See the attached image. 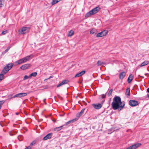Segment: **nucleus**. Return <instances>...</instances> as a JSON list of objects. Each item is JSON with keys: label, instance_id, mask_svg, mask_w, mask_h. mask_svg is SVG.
<instances>
[{"label": "nucleus", "instance_id": "nucleus-13", "mask_svg": "<svg viewBox=\"0 0 149 149\" xmlns=\"http://www.w3.org/2000/svg\"><path fill=\"white\" fill-rule=\"evenodd\" d=\"M52 133H49L45 136L43 139L44 140H46L48 139H51L52 136Z\"/></svg>", "mask_w": 149, "mask_h": 149}, {"label": "nucleus", "instance_id": "nucleus-27", "mask_svg": "<svg viewBox=\"0 0 149 149\" xmlns=\"http://www.w3.org/2000/svg\"><path fill=\"white\" fill-rule=\"evenodd\" d=\"M4 3V0H0V7H2L3 6Z\"/></svg>", "mask_w": 149, "mask_h": 149}, {"label": "nucleus", "instance_id": "nucleus-39", "mask_svg": "<svg viewBox=\"0 0 149 149\" xmlns=\"http://www.w3.org/2000/svg\"><path fill=\"white\" fill-rule=\"evenodd\" d=\"M53 121L54 122H56V120H53Z\"/></svg>", "mask_w": 149, "mask_h": 149}, {"label": "nucleus", "instance_id": "nucleus-7", "mask_svg": "<svg viewBox=\"0 0 149 149\" xmlns=\"http://www.w3.org/2000/svg\"><path fill=\"white\" fill-rule=\"evenodd\" d=\"M100 9V8L99 6H97L91 10L92 13L91 14H92L93 15L96 14L98 12Z\"/></svg>", "mask_w": 149, "mask_h": 149}, {"label": "nucleus", "instance_id": "nucleus-36", "mask_svg": "<svg viewBox=\"0 0 149 149\" xmlns=\"http://www.w3.org/2000/svg\"><path fill=\"white\" fill-rule=\"evenodd\" d=\"M25 149H31V148L30 146H28L26 147Z\"/></svg>", "mask_w": 149, "mask_h": 149}, {"label": "nucleus", "instance_id": "nucleus-11", "mask_svg": "<svg viewBox=\"0 0 149 149\" xmlns=\"http://www.w3.org/2000/svg\"><path fill=\"white\" fill-rule=\"evenodd\" d=\"M85 109H82V110L79 113H77L76 114L77 118H77V120L79 119V117L82 115L84 113V111H85Z\"/></svg>", "mask_w": 149, "mask_h": 149}, {"label": "nucleus", "instance_id": "nucleus-41", "mask_svg": "<svg viewBox=\"0 0 149 149\" xmlns=\"http://www.w3.org/2000/svg\"><path fill=\"white\" fill-rule=\"evenodd\" d=\"M10 135H11V136H12V135H13V134H12L10 133Z\"/></svg>", "mask_w": 149, "mask_h": 149}, {"label": "nucleus", "instance_id": "nucleus-16", "mask_svg": "<svg viewBox=\"0 0 149 149\" xmlns=\"http://www.w3.org/2000/svg\"><path fill=\"white\" fill-rule=\"evenodd\" d=\"M24 63L23 58L15 62L16 65H18Z\"/></svg>", "mask_w": 149, "mask_h": 149}, {"label": "nucleus", "instance_id": "nucleus-38", "mask_svg": "<svg viewBox=\"0 0 149 149\" xmlns=\"http://www.w3.org/2000/svg\"><path fill=\"white\" fill-rule=\"evenodd\" d=\"M147 92L149 93V88H148L147 89Z\"/></svg>", "mask_w": 149, "mask_h": 149}, {"label": "nucleus", "instance_id": "nucleus-40", "mask_svg": "<svg viewBox=\"0 0 149 149\" xmlns=\"http://www.w3.org/2000/svg\"><path fill=\"white\" fill-rule=\"evenodd\" d=\"M19 114V113H16V115H18V114Z\"/></svg>", "mask_w": 149, "mask_h": 149}, {"label": "nucleus", "instance_id": "nucleus-14", "mask_svg": "<svg viewBox=\"0 0 149 149\" xmlns=\"http://www.w3.org/2000/svg\"><path fill=\"white\" fill-rule=\"evenodd\" d=\"M126 73L125 72H121L119 74V78L122 80L123 79L126 75Z\"/></svg>", "mask_w": 149, "mask_h": 149}, {"label": "nucleus", "instance_id": "nucleus-22", "mask_svg": "<svg viewBox=\"0 0 149 149\" xmlns=\"http://www.w3.org/2000/svg\"><path fill=\"white\" fill-rule=\"evenodd\" d=\"M37 74V72H33L29 75V77L30 78H31L32 77H35L36 76Z\"/></svg>", "mask_w": 149, "mask_h": 149}, {"label": "nucleus", "instance_id": "nucleus-33", "mask_svg": "<svg viewBox=\"0 0 149 149\" xmlns=\"http://www.w3.org/2000/svg\"><path fill=\"white\" fill-rule=\"evenodd\" d=\"M10 48V47H8L7 48L5 51L3 53V54H5L9 50Z\"/></svg>", "mask_w": 149, "mask_h": 149}, {"label": "nucleus", "instance_id": "nucleus-42", "mask_svg": "<svg viewBox=\"0 0 149 149\" xmlns=\"http://www.w3.org/2000/svg\"><path fill=\"white\" fill-rule=\"evenodd\" d=\"M48 79H48H46L45 80V81L46 80H47Z\"/></svg>", "mask_w": 149, "mask_h": 149}, {"label": "nucleus", "instance_id": "nucleus-15", "mask_svg": "<svg viewBox=\"0 0 149 149\" xmlns=\"http://www.w3.org/2000/svg\"><path fill=\"white\" fill-rule=\"evenodd\" d=\"M85 72L86 71L85 70H83L81 72L77 74L76 75H75V77H77L81 76L83 74H84L85 73Z\"/></svg>", "mask_w": 149, "mask_h": 149}, {"label": "nucleus", "instance_id": "nucleus-10", "mask_svg": "<svg viewBox=\"0 0 149 149\" xmlns=\"http://www.w3.org/2000/svg\"><path fill=\"white\" fill-rule=\"evenodd\" d=\"M30 66V64H26L22 65L21 67L20 68L22 70H24L27 69Z\"/></svg>", "mask_w": 149, "mask_h": 149}, {"label": "nucleus", "instance_id": "nucleus-30", "mask_svg": "<svg viewBox=\"0 0 149 149\" xmlns=\"http://www.w3.org/2000/svg\"><path fill=\"white\" fill-rule=\"evenodd\" d=\"M4 102L5 101L4 100L0 101V109L1 108L2 105Z\"/></svg>", "mask_w": 149, "mask_h": 149}, {"label": "nucleus", "instance_id": "nucleus-9", "mask_svg": "<svg viewBox=\"0 0 149 149\" xmlns=\"http://www.w3.org/2000/svg\"><path fill=\"white\" fill-rule=\"evenodd\" d=\"M33 56L32 55H31L30 56H26L23 58V59L24 61V63L26 62L27 61H29L31 59Z\"/></svg>", "mask_w": 149, "mask_h": 149}, {"label": "nucleus", "instance_id": "nucleus-32", "mask_svg": "<svg viewBox=\"0 0 149 149\" xmlns=\"http://www.w3.org/2000/svg\"><path fill=\"white\" fill-rule=\"evenodd\" d=\"M29 78H30L29 76H28L26 75H25L23 78L24 80H25L26 79Z\"/></svg>", "mask_w": 149, "mask_h": 149}, {"label": "nucleus", "instance_id": "nucleus-3", "mask_svg": "<svg viewBox=\"0 0 149 149\" xmlns=\"http://www.w3.org/2000/svg\"><path fill=\"white\" fill-rule=\"evenodd\" d=\"M30 29L29 27H24L22 28L19 31V34H24L28 33Z\"/></svg>", "mask_w": 149, "mask_h": 149}, {"label": "nucleus", "instance_id": "nucleus-5", "mask_svg": "<svg viewBox=\"0 0 149 149\" xmlns=\"http://www.w3.org/2000/svg\"><path fill=\"white\" fill-rule=\"evenodd\" d=\"M129 104L131 107H133L139 104L138 102L135 100H130L129 102Z\"/></svg>", "mask_w": 149, "mask_h": 149}, {"label": "nucleus", "instance_id": "nucleus-19", "mask_svg": "<svg viewBox=\"0 0 149 149\" xmlns=\"http://www.w3.org/2000/svg\"><path fill=\"white\" fill-rule=\"evenodd\" d=\"M77 120V118H74L71 120H69V121L67 122L66 123L65 125H67L68 124H69L70 123H73L75 121H76Z\"/></svg>", "mask_w": 149, "mask_h": 149}, {"label": "nucleus", "instance_id": "nucleus-8", "mask_svg": "<svg viewBox=\"0 0 149 149\" xmlns=\"http://www.w3.org/2000/svg\"><path fill=\"white\" fill-rule=\"evenodd\" d=\"M93 107L96 109H100L102 107V105L101 104H92Z\"/></svg>", "mask_w": 149, "mask_h": 149}, {"label": "nucleus", "instance_id": "nucleus-35", "mask_svg": "<svg viewBox=\"0 0 149 149\" xmlns=\"http://www.w3.org/2000/svg\"><path fill=\"white\" fill-rule=\"evenodd\" d=\"M8 32V31H3L2 32V35H5L6 34V33H7Z\"/></svg>", "mask_w": 149, "mask_h": 149}, {"label": "nucleus", "instance_id": "nucleus-28", "mask_svg": "<svg viewBox=\"0 0 149 149\" xmlns=\"http://www.w3.org/2000/svg\"><path fill=\"white\" fill-rule=\"evenodd\" d=\"M36 140H34L30 144V146H32L33 145H34L35 144H36Z\"/></svg>", "mask_w": 149, "mask_h": 149}, {"label": "nucleus", "instance_id": "nucleus-34", "mask_svg": "<svg viewBox=\"0 0 149 149\" xmlns=\"http://www.w3.org/2000/svg\"><path fill=\"white\" fill-rule=\"evenodd\" d=\"M107 93L105 94H103L101 95V97L102 98H104L105 97Z\"/></svg>", "mask_w": 149, "mask_h": 149}, {"label": "nucleus", "instance_id": "nucleus-26", "mask_svg": "<svg viewBox=\"0 0 149 149\" xmlns=\"http://www.w3.org/2000/svg\"><path fill=\"white\" fill-rule=\"evenodd\" d=\"M74 33V31L72 30H70L68 34V36H72V35Z\"/></svg>", "mask_w": 149, "mask_h": 149}, {"label": "nucleus", "instance_id": "nucleus-25", "mask_svg": "<svg viewBox=\"0 0 149 149\" xmlns=\"http://www.w3.org/2000/svg\"><path fill=\"white\" fill-rule=\"evenodd\" d=\"M91 11H90L89 12H88L85 15V17L86 18L92 15H93L92 14H91Z\"/></svg>", "mask_w": 149, "mask_h": 149}, {"label": "nucleus", "instance_id": "nucleus-4", "mask_svg": "<svg viewBox=\"0 0 149 149\" xmlns=\"http://www.w3.org/2000/svg\"><path fill=\"white\" fill-rule=\"evenodd\" d=\"M108 31L107 30H104L100 33H97L96 35L97 38L101 37L106 36L108 33Z\"/></svg>", "mask_w": 149, "mask_h": 149}, {"label": "nucleus", "instance_id": "nucleus-18", "mask_svg": "<svg viewBox=\"0 0 149 149\" xmlns=\"http://www.w3.org/2000/svg\"><path fill=\"white\" fill-rule=\"evenodd\" d=\"M97 33V30L95 29H93L90 31V33L91 34L95 35Z\"/></svg>", "mask_w": 149, "mask_h": 149}, {"label": "nucleus", "instance_id": "nucleus-12", "mask_svg": "<svg viewBox=\"0 0 149 149\" xmlns=\"http://www.w3.org/2000/svg\"><path fill=\"white\" fill-rule=\"evenodd\" d=\"M69 81L67 80H64L63 81L61 82L60 84H58L57 86V87H59L62 86L63 85L67 84L68 82Z\"/></svg>", "mask_w": 149, "mask_h": 149}, {"label": "nucleus", "instance_id": "nucleus-23", "mask_svg": "<svg viewBox=\"0 0 149 149\" xmlns=\"http://www.w3.org/2000/svg\"><path fill=\"white\" fill-rule=\"evenodd\" d=\"M125 94L130 96V89L129 88L127 89L126 91L125 92Z\"/></svg>", "mask_w": 149, "mask_h": 149}, {"label": "nucleus", "instance_id": "nucleus-37", "mask_svg": "<svg viewBox=\"0 0 149 149\" xmlns=\"http://www.w3.org/2000/svg\"><path fill=\"white\" fill-rule=\"evenodd\" d=\"M52 77H53V76H50L48 78V79H50L51 78H52Z\"/></svg>", "mask_w": 149, "mask_h": 149}, {"label": "nucleus", "instance_id": "nucleus-17", "mask_svg": "<svg viewBox=\"0 0 149 149\" xmlns=\"http://www.w3.org/2000/svg\"><path fill=\"white\" fill-rule=\"evenodd\" d=\"M134 76L132 74H130L127 79V81L129 83L131 82L133 79Z\"/></svg>", "mask_w": 149, "mask_h": 149}, {"label": "nucleus", "instance_id": "nucleus-6", "mask_svg": "<svg viewBox=\"0 0 149 149\" xmlns=\"http://www.w3.org/2000/svg\"><path fill=\"white\" fill-rule=\"evenodd\" d=\"M27 94L25 93H19L17 94H16L13 96L12 97V98H15V97H19L21 98L24 96H25L27 95Z\"/></svg>", "mask_w": 149, "mask_h": 149}, {"label": "nucleus", "instance_id": "nucleus-20", "mask_svg": "<svg viewBox=\"0 0 149 149\" xmlns=\"http://www.w3.org/2000/svg\"><path fill=\"white\" fill-rule=\"evenodd\" d=\"M97 64L98 66H103L104 65H106V63L102 62L101 60H99L97 62Z\"/></svg>", "mask_w": 149, "mask_h": 149}, {"label": "nucleus", "instance_id": "nucleus-31", "mask_svg": "<svg viewBox=\"0 0 149 149\" xmlns=\"http://www.w3.org/2000/svg\"><path fill=\"white\" fill-rule=\"evenodd\" d=\"M113 89H111L109 91V93H108V96L109 97L110 96L111 94L112 93V91H113Z\"/></svg>", "mask_w": 149, "mask_h": 149}, {"label": "nucleus", "instance_id": "nucleus-2", "mask_svg": "<svg viewBox=\"0 0 149 149\" xmlns=\"http://www.w3.org/2000/svg\"><path fill=\"white\" fill-rule=\"evenodd\" d=\"M13 66V64L12 63H9L4 68L2 71L1 74H2L3 75L7 73L9 70H10Z\"/></svg>", "mask_w": 149, "mask_h": 149}, {"label": "nucleus", "instance_id": "nucleus-44", "mask_svg": "<svg viewBox=\"0 0 149 149\" xmlns=\"http://www.w3.org/2000/svg\"><path fill=\"white\" fill-rule=\"evenodd\" d=\"M148 97H149V95H148Z\"/></svg>", "mask_w": 149, "mask_h": 149}, {"label": "nucleus", "instance_id": "nucleus-1", "mask_svg": "<svg viewBox=\"0 0 149 149\" xmlns=\"http://www.w3.org/2000/svg\"><path fill=\"white\" fill-rule=\"evenodd\" d=\"M111 105L113 109L116 110L119 109L120 111L122 110L124 107L125 103L121 101L120 98L118 96H116L113 99Z\"/></svg>", "mask_w": 149, "mask_h": 149}, {"label": "nucleus", "instance_id": "nucleus-21", "mask_svg": "<svg viewBox=\"0 0 149 149\" xmlns=\"http://www.w3.org/2000/svg\"><path fill=\"white\" fill-rule=\"evenodd\" d=\"M149 63V62L148 61H145L141 63L140 66L141 67L144 66L148 64Z\"/></svg>", "mask_w": 149, "mask_h": 149}, {"label": "nucleus", "instance_id": "nucleus-29", "mask_svg": "<svg viewBox=\"0 0 149 149\" xmlns=\"http://www.w3.org/2000/svg\"><path fill=\"white\" fill-rule=\"evenodd\" d=\"M4 78V76L2 74H0V81L2 80Z\"/></svg>", "mask_w": 149, "mask_h": 149}, {"label": "nucleus", "instance_id": "nucleus-43", "mask_svg": "<svg viewBox=\"0 0 149 149\" xmlns=\"http://www.w3.org/2000/svg\"><path fill=\"white\" fill-rule=\"evenodd\" d=\"M46 100V99H44V100H43V101L44 102H45V100Z\"/></svg>", "mask_w": 149, "mask_h": 149}, {"label": "nucleus", "instance_id": "nucleus-24", "mask_svg": "<svg viewBox=\"0 0 149 149\" xmlns=\"http://www.w3.org/2000/svg\"><path fill=\"white\" fill-rule=\"evenodd\" d=\"M63 126H61L60 127L55 128L54 129V130L55 131H57L60 130L62 128H63Z\"/></svg>", "mask_w": 149, "mask_h": 149}]
</instances>
